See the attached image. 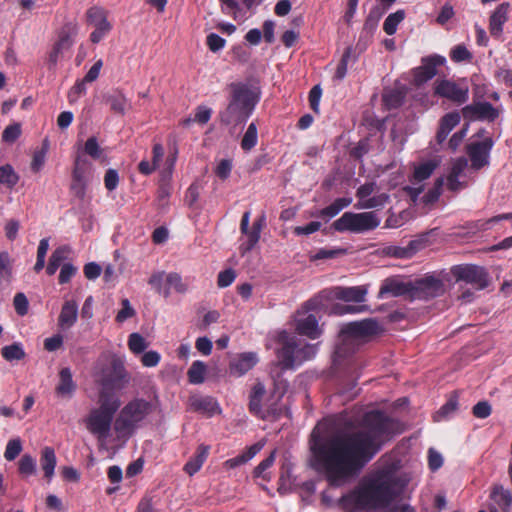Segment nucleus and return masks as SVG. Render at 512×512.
<instances>
[{
	"mask_svg": "<svg viewBox=\"0 0 512 512\" xmlns=\"http://www.w3.org/2000/svg\"><path fill=\"white\" fill-rule=\"evenodd\" d=\"M257 362L258 358L256 353H242L230 362V373L232 375L242 376L251 370Z\"/></svg>",
	"mask_w": 512,
	"mask_h": 512,
	"instance_id": "25",
	"label": "nucleus"
},
{
	"mask_svg": "<svg viewBox=\"0 0 512 512\" xmlns=\"http://www.w3.org/2000/svg\"><path fill=\"white\" fill-rule=\"evenodd\" d=\"M22 451V443L19 438L11 439L8 441L4 457L7 461H13Z\"/></svg>",
	"mask_w": 512,
	"mask_h": 512,
	"instance_id": "59",
	"label": "nucleus"
},
{
	"mask_svg": "<svg viewBox=\"0 0 512 512\" xmlns=\"http://www.w3.org/2000/svg\"><path fill=\"white\" fill-rule=\"evenodd\" d=\"M403 99L404 97L402 93L395 90L384 93L382 96L383 103L388 109H396L400 107L403 103Z\"/></svg>",
	"mask_w": 512,
	"mask_h": 512,
	"instance_id": "55",
	"label": "nucleus"
},
{
	"mask_svg": "<svg viewBox=\"0 0 512 512\" xmlns=\"http://www.w3.org/2000/svg\"><path fill=\"white\" fill-rule=\"evenodd\" d=\"M219 2L222 13L237 20L258 6L261 0H219Z\"/></svg>",
	"mask_w": 512,
	"mask_h": 512,
	"instance_id": "20",
	"label": "nucleus"
},
{
	"mask_svg": "<svg viewBox=\"0 0 512 512\" xmlns=\"http://www.w3.org/2000/svg\"><path fill=\"white\" fill-rule=\"evenodd\" d=\"M13 305L19 316H25L28 313L29 302L24 293L19 292L14 296Z\"/></svg>",
	"mask_w": 512,
	"mask_h": 512,
	"instance_id": "63",
	"label": "nucleus"
},
{
	"mask_svg": "<svg viewBox=\"0 0 512 512\" xmlns=\"http://www.w3.org/2000/svg\"><path fill=\"white\" fill-rule=\"evenodd\" d=\"M129 379L123 362L119 359H113L110 368L103 371L100 385L106 390L118 391L126 387Z\"/></svg>",
	"mask_w": 512,
	"mask_h": 512,
	"instance_id": "10",
	"label": "nucleus"
},
{
	"mask_svg": "<svg viewBox=\"0 0 512 512\" xmlns=\"http://www.w3.org/2000/svg\"><path fill=\"white\" fill-rule=\"evenodd\" d=\"M88 184V180H77V178H72L70 190L76 198L83 200L86 196Z\"/></svg>",
	"mask_w": 512,
	"mask_h": 512,
	"instance_id": "62",
	"label": "nucleus"
},
{
	"mask_svg": "<svg viewBox=\"0 0 512 512\" xmlns=\"http://www.w3.org/2000/svg\"><path fill=\"white\" fill-rule=\"evenodd\" d=\"M437 167V163L429 160L415 167L411 181L422 182L428 179Z\"/></svg>",
	"mask_w": 512,
	"mask_h": 512,
	"instance_id": "45",
	"label": "nucleus"
},
{
	"mask_svg": "<svg viewBox=\"0 0 512 512\" xmlns=\"http://www.w3.org/2000/svg\"><path fill=\"white\" fill-rule=\"evenodd\" d=\"M400 433V423L379 410L366 412L355 431L310 436V467L331 487L356 477L381 450L385 441Z\"/></svg>",
	"mask_w": 512,
	"mask_h": 512,
	"instance_id": "1",
	"label": "nucleus"
},
{
	"mask_svg": "<svg viewBox=\"0 0 512 512\" xmlns=\"http://www.w3.org/2000/svg\"><path fill=\"white\" fill-rule=\"evenodd\" d=\"M230 96L225 110L219 113L222 124H244L252 115L260 100L259 93L246 83L232 82L228 85Z\"/></svg>",
	"mask_w": 512,
	"mask_h": 512,
	"instance_id": "3",
	"label": "nucleus"
},
{
	"mask_svg": "<svg viewBox=\"0 0 512 512\" xmlns=\"http://www.w3.org/2000/svg\"><path fill=\"white\" fill-rule=\"evenodd\" d=\"M91 172L92 163L82 155L77 154L74 159L72 178H77V180L83 179L90 181Z\"/></svg>",
	"mask_w": 512,
	"mask_h": 512,
	"instance_id": "38",
	"label": "nucleus"
},
{
	"mask_svg": "<svg viewBox=\"0 0 512 512\" xmlns=\"http://www.w3.org/2000/svg\"><path fill=\"white\" fill-rule=\"evenodd\" d=\"M499 114V109L495 108L491 103L486 101L475 102L466 105L462 109V115L464 119L469 121L480 120L494 122L499 117Z\"/></svg>",
	"mask_w": 512,
	"mask_h": 512,
	"instance_id": "16",
	"label": "nucleus"
},
{
	"mask_svg": "<svg viewBox=\"0 0 512 512\" xmlns=\"http://www.w3.org/2000/svg\"><path fill=\"white\" fill-rule=\"evenodd\" d=\"M207 366L203 361H194L187 371L188 380L191 384H202L205 380Z\"/></svg>",
	"mask_w": 512,
	"mask_h": 512,
	"instance_id": "41",
	"label": "nucleus"
},
{
	"mask_svg": "<svg viewBox=\"0 0 512 512\" xmlns=\"http://www.w3.org/2000/svg\"><path fill=\"white\" fill-rule=\"evenodd\" d=\"M434 94L446 98L456 104H463L468 100V87H462L450 80H437L434 86Z\"/></svg>",
	"mask_w": 512,
	"mask_h": 512,
	"instance_id": "15",
	"label": "nucleus"
},
{
	"mask_svg": "<svg viewBox=\"0 0 512 512\" xmlns=\"http://www.w3.org/2000/svg\"><path fill=\"white\" fill-rule=\"evenodd\" d=\"M411 288V300H430L445 293L443 281L432 274L412 281Z\"/></svg>",
	"mask_w": 512,
	"mask_h": 512,
	"instance_id": "8",
	"label": "nucleus"
},
{
	"mask_svg": "<svg viewBox=\"0 0 512 512\" xmlns=\"http://www.w3.org/2000/svg\"><path fill=\"white\" fill-rule=\"evenodd\" d=\"M296 350V338L293 337L283 341L282 347L277 351V359L282 369H292L298 365Z\"/></svg>",
	"mask_w": 512,
	"mask_h": 512,
	"instance_id": "22",
	"label": "nucleus"
},
{
	"mask_svg": "<svg viewBox=\"0 0 512 512\" xmlns=\"http://www.w3.org/2000/svg\"><path fill=\"white\" fill-rule=\"evenodd\" d=\"M354 49L352 46H348L343 54L342 57L337 65L334 78L336 80H343L347 74L348 69V63L350 62L352 55H353Z\"/></svg>",
	"mask_w": 512,
	"mask_h": 512,
	"instance_id": "49",
	"label": "nucleus"
},
{
	"mask_svg": "<svg viewBox=\"0 0 512 512\" xmlns=\"http://www.w3.org/2000/svg\"><path fill=\"white\" fill-rule=\"evenodd\" d=\"M152 411L151 402L140 398L133 399L121 409L114 422V430L120 436L129 437Z\"/></svg>",
	"mask_w": 512,
	"mask_h": 512,
	"instance_id": "4",
	"label": "nucleus"
},
{
	"mask_svg": "<svg viewBox=\"0 0 512 512\" xmlns=\"http://www.w3.org/2000/svg\"><path fill=\"white\" fill-rule=\"evenodd\" d=\"M76 383L73 381L70 368L65 367L59 371V382L55 392L61 397H71L76 390Z\"/></svg>",
	"mask_w": 512,
	"mask_h": 512,
	"instance_id": "30",
	"label": "nucleus"
},
{
	"mask_svg": "<svg viewBox=\"0 0 512 512\" xmlns=\"http://www.w3.org/2000/svg\"><path fill=\"white\" fill-rule=\"evenodd\" d=\"M380 220L374 212H345L332 223L337 232L363 233L377 228Z\"/></svg>",
	"mask_w": 512,
	"mask_h": 512,
	"instance_id": "6",
	"label": "nucleus"
},
{
	"mask_svg": "<svg viewBox=\"0 0 512 512\" xmlns=\"http://www.w3.org/2000/svg\"><path fill=\"white\" fill-rule=\"evenodd\" d=\"M40 464L44 471V476L50 480L54 475L56 466V455L53 448L46 446L41 451Z\"/></svg>",
	"mask_w": 512,
	"mask_h": 512,
	"instance_id": "39",
	"label": "nucleus"
},
{
	"mask_svg": "<svg viewBox=\"0 0 512 512\" xmlns=\"http://www.w3.org/2000/svg\"><path fill=\"white\" fill-rule=\"evenodd\" d=\"M423 248V242L420 240H412L406 247L390 246L387 248V254L398 258H411L416 252Z\"/></svg>",
	"mask_w": 512,
	"mask_h": 512,
	"instance_id": "34",
	"label": "nucleus"
},
{
	"mask_svg": "<svg viewBox=\"0 0 512 512\" xmlns=\"http://www.w3.org/2000/svg\"><path fill=\"white\" fill-rule=\"evenodd\" d=\"M450 59L455 63L470 62L473 58L472 53L464 44L454 46L450 51Z\"/></svg>",
	"mask_w": 512,
	"mask_h": 512,
	"instance_id": "50",
	"label": "nucleus"
},
{
	"mask_svg": "<svg viewBox=\"0 0 512 512\" xmlns=\"http://www.w3.org/2000/svg\"><path fill=\"white\" fill-rule=\"evenodd\" d=\"M399 493L397 479L389 473L381 472L342 496L339 503L347 512L383 509L389 506Z\"/></svg>",
	"mask_w": 512,
	"mask_h": 512,
	"instance_id": "2",
	"label": "nucleus"
},
{
	"mask_svg": "<svg viewBox=\"0 0 512 512\" xmlns=\"http://www.w3.org/2000/svg\"><path fill=\"white\" fill-rule=\"evenodd\" d=\"M78 23L76 20L66 21L57 33V40L54 46L62 51H68L74 44V39L78 34Z\"/></svg>",
	"mask_w": 512,
	"mask_h": 512,
	"instance_id": "21",
	"label": "nucleus"
},
{
	"mask_svg": "<svg viewBox=\"0 0 512 512\" xmlns=\"http://www.w3.org/2000/svg\"><path fill=\"white\" fill-rule=\"evenodd\" d=\"M1 355L6 361H19L25 358L26 353L20 342H14L1 349Z\"/></svg>",
	"mask_w": 512,
	"mask_h": 512,
	"instance_id": "42",
	"label": "nucleus"
},
{
	"mask_svg": "<svg viewBox=\"0 0 512 512\" xmlns=\"http://www.w3.org/2000/svg\"><path fill=\"white\" fill-rule=\"evenodd\" d=\"M206 45L211 52H218L226 45V40L216 33H210L206 37Z\"/></svg>",
	"mask_w": 512,
	"mask_h": 512,
	"instance_id": "64",
	"label": "nucleus"
},
{
	"mask_svg": "<svg viewBox=\"0 0 512 512\" xmlns=\"http://www.w3.org/2000/svg\"><path fill=\"white\" fill-rule=\"evenodd\" d=\"M188 405L191 411L203 414L208 418L221 413L218 401L212 396L191 395L188 399Z\"/></svg>",
	"mask_w": 512,
	"mask_h": 512,
	"instance_id": "19",
	"label": "nucleus"
},
{
	"mask_svg": "<svg viewBox=\"0 0 512 512\" xmlns=\"http://www.w3.org/2000/svg\"><path fill=\"white\" fill-rule=\"evenodd\" d=\"M493 146L494 141L491 137L467 145L466 152L471 161L472 169L480 170L489 164L490 152Z\"/></svg>",
	"mask_w": 512,
	"mask_h": 512,
	"instance_id": "13",
	"label": "nucleus"
},
{
	"mask_svg": "<svg viewBox=\"0 0 512 512\" xmlns=\"http://www.w3.org/2000/svg\"><path fill=\"white\" fill-rule=\"evenodd\" d=\"M70 252L71 248L68 245H63L56 248L49 258L48 265L46 267V273L49 276L54 275L61 264L67 259Z\"/></svg>",
	"mask_w": 512,
	"mask_h": 512,
	"instance_id": "35",
	"label": "nucleus"
},
{
	"mask_svg": "<svg viewBox=\"0 0 512 512\" xmlns=\"http://www.w3.org/2000/svg\"><path fill=\"white\" fill-rule=\"evenodd\" d=\"M84 154L90 156L93 159H99L102 154V149L98 144L97 138L92 136L89 137L83 147Z\"/></svg>",
	"mask_w": 512,
	"mask_h": 512,
	"instance_id": "57",
	"label": "nucleus"
},
{
	"mask_svg": "<svg viewBox=\"0 0 512 512\" xmlns=\"http://www.w3.org/2000/svg\"><path fill=\"white\" fill-rule=\"evenodd\" d=\"M113 418L112 414L97 408L92 409L87 418V429L99 439H106L109 436Z\"/></svg>",
	"mask_w": 512,
	"mask_h": 512,
	"instance_id": "17",
	"label": "nucleus"
},
{
	"mask_svg": "<svg viewBox=\"0 0 512 512\" xmlns=\"http://www.w3.org/2000/svg\"><path fill=\"white\" fill-rule=\"evenodd\" d=\"M264 443L257 442L250 447L246 448L245 451H243L240 455L230 458L225 461L224 465L225 467L229 469H234L240 465H243L247 463L249 460H251L256 454H258L261 449L263 448Z\"/></svg>",
	"mask_w": 512,
	"mask_h": 512,
	"instance_id": "32",
	"label": "nucleus"
},
{
	"mask_svg": "<svg viewBox=\"0 0 512 512\" xmlns=\"http://www.w3.org/2000/svg\"><path fill=\"white\" fill-rule=\"evenodd\" d=\"M510 4L503 2L499 4L489 18V31L493 37H498L503 31V25L508 20Z\"/></svg>",
	"mask_w": 512,
	"mask_h": 512,
	"instance_id": "24",
	"label": "nucleus"
},
{
	"mask_svg": "<svg viewBox=\"0 0 512 512\" xmlns=\"http://www.w3.org/2000/svg\"><path fill=\"white\" fill-rule=\"evenodd\" d=\"M404 10H397L387 16L383 23V30L387 35H393L397 31L398 25L404 20Z\"/></svg>",
	"mask_w": 512,
	"mask_h": 512,
	"instance_id": "46",
	"label": "nucleus"
},
{
	"mask_svg": "<svg viewBox=\"0 0 512 512\" xmlns=\"http://www.w3.org/2000/svg\"><path fill=\"white\" fill-rule=\"evenodd\" d=\"M490 497L502 512H510L512 494L508 489H504L503 486H495Z\"/></svg>",
	"mask_w": 512,
	"mask_h": 512,
	"instance_id": "37",
	"label": "nucleus"
},
{
	"mask_svg": "<svg viewBox=\"0 0 512 512\" xmlns=\"http://www.w3.org/2000/svg\"><path fill=\"white\" fill-rule=\"evenodd\" d=\"M12 278V263L8 252H0V285L9 284Z\"/></svg>",
	"mask_w": 512,
	"mask_h": 512,
	"instance_id": "44",
	"label": "nucleus"
},
{
	"mask_svg": "<svg viewBox=\"0 0 512 512\" xmlns=\"http://www.w3.org/2000/svg\"><path fill=\"white\" fill-rule=\"evenodd\" d=\"M19 181V175L10 164L0 166V185L13 189Z\"/></svg>",
	"mask_w": 512,
	"mask_h": 512,
	"instance_id": "43",
	"label": "nucleus"
},
{
	"mask_svg": "<svg viewBox=\"0 0 512 512\" xmlns=\"http://www.w3.org/2000/svg\"><path fill=\"white\" fill-rule=\"evenodd\" d=\"M112 392V390H106L101 387L99 392V407L97 409L115 415L120 407V400L118 397L114 396Z\"/></svg>",
	"mask_w": 512,
	"mask_h": 512,
	"instance_id": "33",
	"label": "nucleus"
},
{
	"mask_svg": "<svg viewBox=\"0 0 512 512\" xmlns=\"http://www.w3.org/2000/svg\"><path fill=\"white\" fill-rule=\"evenodd\" d=\"M276 450H273L268 457L262 460L254 469V476L261 477L263 480L269 481V474L265 473L275 461Z\"/></svg>",
	"mask_w": 512,
	"mask_h": 512,
	"instance_id": "51",
	"label": "nucleus"
},
{
	"mask_svg": "<svg viewBox=\"0 0 512 512\" xmlns=\"http://www.w3.org/2000/svg\"><path fill=\"white\" fill-rule=\"evenodd\" d=\"M444 185V179L442 177L438 178L434 182V186L429 189L425 195L423 196V202L425 204H431L436 202L440 195L442 194V188Z\"/></svg>",
	"mask_w": 512,
	"mask_h": 512,
	"instance_id": "52",
	"label": "nucleus"
},
{
	"mask_svg": "<svg viewBox=\"0 0 512 512\" xmlns=\"http://www.w3.org/2000/svg\"><path fill=\"white\" fill-rule=\"evenodd\" d=\"M209 450L210 447L208 445H199L195 451V454L184 465V472L190 476L197 473L206 461L209 455Z\"/></svg>",
	"mask_w": 512,
	"mask_h": 512,
	"instance_id": "28",
	"label": "nucleus"
},
{
	"mask_svg": "<svg viewBox=\"0 0 512 512\" xmlns=\"http://www.w3.org/2000/svg\"><path fill=\"white\" fill-rule=\"evenodd\" d=\"M19 473L24 476L33 475L36 472V460L29 454H24L18 467Z\"/></svg>",
	"mask_w": 512,
	"mask_h": 512,
	"instance_id": "53",
	"label": "nucleus"
},
{
	"mask_svg": "<svg viewBox=\"0 0 512 512\" xmlns=\"http://www.w3.org/2000/svg\"><path fill=\"white\" fill-rule=\"evenodd\" d=\"M346 254V249L344 248H321L316 254L312 257L314 260H323V259H334L341 255Z\"/></svg>",
	"mask_w": 512,
	"mask_h": 512,
	"instance_id": "58",
	"label": "nucleus"
},
{
	"mask_svg": "<svg viewBox=\"0 0 512 512\" xmlns=\"http://www.w3.org/2000/svg\"><path fill=\"white\" fill-rule=\"evenodd\" d=\"M275 403H269L266 399V389L263 383L257 382L253 385L249 395V412L254 416L266 420L275 415Z\"/></svg>",
	"mask_w": 512,
	"mask_h": 512,
	"instance_id": "9",
	"label": "nucleus"
},
{
	"mask_svg": "<svg viewBox=\"0 0 512 512\" xmlns=\"http://www.w3.org/2000/svg\"><path fill=\"white\" fill-rule=\"evenodd\" d=\"M171 289L180 294H184L188 290V285L183 282L181 275L176 272L166 275L165 287L163 288V296L165 298L170 296Z\"/></svg>",
	"mask_w": 512,
	"mask_h": 512,
	"instance_id": "36",
	"label": "nucleus"
},
{
	"mask_svg": "<svg viewBox=\"0 0 512 512\" xmlns=\"http://www.w3.org/2000/svg\"><path fill=\"white\" fill-rule=\"evenodd\" d=\"M316 352V345L304 343L301 340L297 339L296 357L298 359V365L314 357Z\"/></svg>",
	"mask_w": 512,
	"mask_h": 512,
	"instance_id": "47",
	"label": "nucleus"
},
{
	"mask_svg": "<svg viewBox=\"0 0 512 512\" xmlns=\"http://www.w3.org/2000/svg\"><path fill=\"white\" fill-rule=\"evenodd\" d=\"M460 114L456 111L445 114L439 123V128L436 134V140L439 144H442L449 133L456 127L460 122Z\"/></svg>",
	"mask_w": 512,
	"mask_h": 512,
	"instance_id": "29",
	"label": "nucleus"
},
{
	"mask_svg": "<svg viewBox=\"0 0 512 512\" xmlns=\"http://www.w3.org/2000/svg\"><path fill=\"white\" fill-rule=\"evenodd\" d=\"M412 281H402L395 277L386 278L379 289L378 298H386L388 296L400 297L407 296L411 299Z\"/></svg>",
	"mask_w": 512,
	"mask_h": 512,
	"instance_id": "18",
	"label": "nucleus"
},
{
	"mask_svg": "<svg viewBox=\"0 0 512 512\" xmlns=\"http://www.w3.org/2000/svg\"><path fill=\"white\" fill-rule=\"evenodd\" d=\"M86 22L95 27L90 34V41L94 44L99 43L112 29L106 10L99 6L90 7L86 11Z\"/></svg>",
	"mask_w": 512,
	"mask_h": 512,
	"instance_id": "11",
	"label": "nucleus"
},
{
	"mask_svg": "<svg viewBox=\"0 0 512 512\" xmlns=\"http://www.w3.org/2000/svg\"><path fill=\"white\" fill-rule=\"evenodd\" d=\"M258 141L257 126L254 122H251L241 140V148L244 151H250L253 149Z\"/></svg>",
	"mask_w": 512,
	"mask_h": 512,
	"instance_id": "48",
	"label": "nucleus"
},
{
	"mask_svg": "<svg viewBox=\"0 0 512 512\" xmlns=\"http://www.w3.org/2000/svg\"><path fill=\"white\" fill-rule=\"evenodd\" d=\"M280 487L289 488L293 484L292 480V464L290 462H284L280 467V477H279Z\"/></svg>",
	"mask_w": 512,
	"mask_h": 512,
	"instance_id": "56",
	"label": "nucleus"
},
{
	"mask_svg": "<svg viewBox=\"0 0 512 512\" xmlns=\"http://www.w3.org/2000/svg\"><path fill=\"white\" fill-rule=\"evenodd\" d=\"M78 305L75 300H67L61 308L58 317V326L61 329L71 328L77 321Z\"/></svg>",
	"mask_w": 512,
	"mask_h": 512,
	"instance_id": "27",
	"label": "nucleus"
},
{
	"mask_svg": "<svg viewBox=\"0 0 512 512\" xmlns=\"http://www.w3.org/2000/svg\"><path fill=\"white\" fill-rule=\"evenodd\" d=\"M250 211L244 212L240 222V231L246 235L247 239L240 245L242 254L251 251L260 239L261 230L265 223V216L262 215L253 222L252 228H249Z\"/></svg>",
	"mask_w": 512,
	"mask_h": 512,
	"instance_id": "12",
	"label": "nucleus"
},
{
	"mask_svg": "<svg viewBox=\"0 0 512 512\" xmlns=\"http://www.w3.org/2000/svg\"><path fill=\"white\" fill-rule=\"evenodd\" d=\"M103 100L110 106V110L117 115L124 116L132 108L131 102L120 89H114L106 93Z\"/></svg>",
	"mask_w": 512,
	"mask_h": 512,
	"instance_id": "23",
	"label": "nucleus"
},
{
	"mask_svg": "<svg viewBox=\"0 0 512 512\" xmlns=\"http://www.w3.org/2000/svg\"><path fill=\"white\" fill-rule=\"evenodd\" d=\"M121 305L122 308L118 311L115 318L118 323H123L136 314L135 309L131 306L130 301L127 298L122 299Z\"/></svg>",
	"mask_w": 512,
	"mask_h": 512,
	"instance_id": "60",
	"label": "nucleus"
},
{
	"mask_svg": "<svg viewBox=\"0 0 512 512\" xmlns=\"http://www.w3.org/2000/svg\"><path fill=\"white\" fill-rule=\"evenodd\" d=\"M147 342L139 333H132L128 337V347L134 354H140L147 348Z\"/></svg>",
	"mask_w": 512,
	"mask_h": 512,
	"instance_id": "54",
	"label": "nucleus"
},
{
	"mask_svg": "<svg viewBox=\"0 0 512 512\" xmlns=\"http://www.w3.org/2000/svg\"><path fill=\"white\" fill-rule=\"evenodd\" d=\"M352 202L351 198L341 197L335 199L329 206L321 209L317 216L332 218L336 216L342 209L348 207Z\"/></svg>",
	"mask_w": 512,
	"mask_h": 512,
	"instance_id": "40",
	"label": "nucleus"
},
{
	"mask_svg": "<svg viewBox=\"0 0 512 512\" xmlns=\"http://www.w3.org/2000/svg\"><path fill=\"white\" fill-rule=\"evenodd\" d=\"M445 57L434 54L422 58L421 65L412 70L413 83L421 86L431 80L437 74V67L444 65Z\"/></svg>",
	"mask_w": 512,
	"mask_h": 512,
	"instance_id": "14",
	"label": "nucleus"
},
{
	"mask_svg": "<svg viewBox=\"0 0 512 512\" xmlns=\"http://www.w3.org/2000/svg\"><path fill=\"white\" fill-rule=\"evenodd\" d=\"M83 79H78L68 92L69 103H75L81 96L86 94V84Z\"/></svg>",
	"mask_w": 512,
	"mask_h": 512,
	"instance_id": "61",
	"label": "nucleus"
},
{
	"mask_svg": "<svg viewBox=\"0 0 512 512\" xmlns=\"http://www.w3.org/2000/svg\"><path fill=\"white\" fill-rule=\"evenodd\" d=\"M451 273L457 282L471 284L476 290H483L489 285V274L484 267L474 264L455 265Z\"/></svg>",
	"mask_w": 512,
	"mask_h": 512,
	"instance_id": "7",
	"label": "nucleus"
},
{
	"mask_svg": "<svg viewBox=\"0 0 512 512\" xmlns=\"http://www.w3.org/2000/svg\"><path fill=\"white\" fill-rule=\"evenodd\" d=\"M367 294V290L361 286L355 287H337L335 289V297L337 299L346 301V302H363L365 300V296Z\"/></svg>",
	"mask_w": 512,
	"mask_h": 512,
	"instance_id": "31",
	"label": "nucleus"
},
{
	"mask_svg": "<svg viewBox=\"0 0 512 512\" xmlns=\"http://www.w3.org/2000/svg\"><path fill=\"white\" fill-rule=\"evenodd\" d=\"M296 332L299 335L306 336L312 340L319 338L322 334V330L318 325V320L313 314H308L304 318L296 320Z\"/></svg>",
	"mask_w": 512,
	"mask_h": 512,
	"instance_id": "26",
	"label": "nucleus"
},
{
	"mask_svg": "<svg viewBox=\"0 0 512 512\" xmlns=\"http://www.w3.org/2000/svg\"><path fill=\"white\" fill-rule=\"evenodd\" d=\"M381 332L382 328L378 321L372 318L346 324L342 328L341 333L347 337V340L342 345L337 346L335 350L336 357H344L347 352L346 346L353 342H367Z\"/></svg>",
	"mask_w": 512,
	"mask_h": 512,
	"instance_id": "5",
	"label": "nucleus"
}]
</instances>
